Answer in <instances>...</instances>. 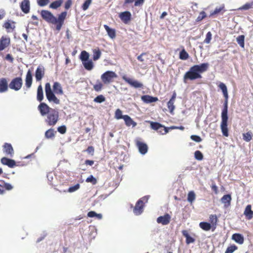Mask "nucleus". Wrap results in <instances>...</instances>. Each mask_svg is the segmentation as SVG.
Segmentation results:
<instances>
[{
  "mask_svg": "<svg viewBox=\"0 0 253 253\" xmlns=\"http://www.w3.org/2000/svg\"><path fill=\"white\" fill-rule=\"evenodd\" d=\"M85 181L86 182H90L93 185H95L97 182L96 179L92 175H90L89 176H88L86 179Z\"/></svg>",
  "mask_w": 253,
  "mask_h": 253,
  "instance_id": "nucleus-51",
  "label": "nucleus"
},
{
  "mask_svg": "<svg viewBox=\"0 0 253 253\" xmlns=\"http://www.w3.org/2000/svg\"><path fill=\"white\" fill-rule=\"evenodd\" d=\"M23 85V80L22 77H17L12 79L9 84V87L15 91L19 90Z\"/></svg>",
  "mask_w": 253,
  "mask_h": 253,
  "instance_id": "nucleus-8",
  "label": "nucleus"
},
{
  "mask_svg": "<svg viewBox=\"0 0 253 253\" xmlns=\"http://www.w3.org/2000/svg\"><path fill=\"white\" fill-rule=\"evenodd\" d=\"M14 23V22L8 20L3 23L2 27L7 30V32H9L10 30H13L15 29Z\"/></svg>",
  "mask_w": 253,
  "mask_h": 253,
  "instance_id": "nucleus-26",
  "label": "nucleus"
},
{
  "mask_svg": "<svg viewBox=\"0 0 253 253\" xmlns=\"http://www.w3.org/2000/svg\"><path fill=\"white\" fill-rule=\"evenodd\" d=\"M150 126L152 129L157 130L161 134H166L168 132V128L158 122H150Z\"/></svg>",
  "mask_w": 253,
  "mask_h": 253,
  "instance_id": "nucleus-9",
  "label": "nucleus"
},
{
  "mask_svg": "<svg viewBox=\"0 0 253 253\" xmlns=\"http://www.w3.org/2000/svg\"><path fill=\"white\" fill-rule=\"evenodd\" d=\"M244 214L245 215L247 219L250 220L253 217V211L252 210V206L248 205L246 206Z\"/></svg>",
  "mask_w": 253,
  "mask_h": 253,
  "instance_id": "nucleus-24",
  "label": "nucleus"
},
{
  "mask_svg": "<svg viewBox=\"0 0 253 253\" xmlns=\"http://www.w3.org/2000/svg\"><path fill=\"white\" fill-rule=\"evenodd\" d=\"M9 84L5 78H0V93H3L8 90Z\"/></svg>",
  "mask_w": 253,
  "mask_h": 253,
  "instance_id": "nucleus-20",
  "label": "nucleus"
},
{
  "mask_svg": "<svg viewBox=\"0 0 253 253\" xmlns=\"http://www.w3.org/2000/svg\"><path fill=\"white\" fill-rule=\"evenodd\" d=\"M176 97V93L175 92H174L171 98L167 103L168 108H169V112L171 114H173V111L175 109V106L174 105V103L175 102Z\"/></svg>",
  "mask_w": 253,
  "mask_h": 253,
  "instance_id": "nucleus-15",
  "label": "nucleus"
},
{
  "mask_svg": "<svg viewBox=\"0 0 253 253\" xmlns=\"http://www.w3.org/2000/svg\"><path fill=\"white\" fill-rule=\"evenodd\" d=\"M38 110L42 116H44L50 112L51 109H53L49 107L46 103L42 102L38 106Z\"/></svg>",
  "mask_w": 253,
  "mask_h": 253,
  "instance_id": "nucleus-13",
  "label": "nucleus"
},
{
  "mask_svg": "<svg viewBox=\"0 0 253 253\" xmlns=\"http://www.w3.org/2000/svg\"><path fill=\"white\" fill-rule=\"evenodd\" d=\"M103 87V84L99 80H97L96 84H94L93 86V89L96 92L100 91Z\"/></svg>",
  "mask_w": 253,
  "mask_h": 253,
  "instance_id": "nucleus-39",
  "label": "nucleus"
},
{
  "mask_svg": "<svg viewBox=\"0 0 253 253\" xmlns=\"http://www.w3.org/2000/svg\"><path fill=\"white\" fill-rule=\"evenodd\" d=\"M72 4V0H67L64 4V8L66 10L69 9Z\"/></svg>",
  "mask_w": 253,
  "mask_h": 253,
  "instance_id": "nucleus-59",
  "label": "nucleus"
},
{
  "mask_svg": "<svg viewBox=\"0 0 253 253\" xmlns=\"http://www.w3.org/2000/svg\"><path fill=\"white\" fill-rule=\"evenodd\" d=\"M190 138L192 140L197 142H200L202 140L199 136L196 135H192L190 136Z\"/></svg>",
  "mask_w": 253,
  "mask_h": 253,
  "instance_id": "nucleus-57",
  "label": "nucleus"
},
{
  "mask_svg": "<svg viewBox=\"0 0 253 253\" xmlns=\"http://www.w3.org/2000/svg\"><path fill=\"white\" fill-rule=\"evenodd\" d=\"M212 34L211 32H208L206 36V38L204 40V42L206 43H209L211 40Z\"/></svg>",
  "mask_w": 253,
  "mask_h": 253,
  "instance_id": "nucleus-54",
  "label": "nucleus"
},
{
  "mask_svg": "<svg viewBox=\"0 0 253 253\" xmlns=\"http://www.w3.org/2000/svg\"><path fill=\"white\" fill-rule=\"evenodd\" d=\"M237 42L240 45V46L243 48L245 46V36L244 35H240L238 36L236 39Z\"/></svg>",
  "mask_w": 253,
  "mask_h": 253,
  "instance_id": "nucleus-43",
  "label": "nucleus"
},
{
  "mask_svg": "<svg viewBox=\"0 0 253 253\" xmlns=\"http://www.w3.org/2000/svg\"><path fill=\"white\" fill-rule=\"evenodd\" d=\"M63 0H56L51 2L49 7L51 9H56L60 7L63 3Z\"/></svg>",
  "mask_w": 253,
  "mask_h": 253,
  "instance_id": "nucleus-33",
  "label": "nucleus"
},
{
  "mask_svg": "<svg viewBox=\"0 0 253 253\" xmlns=\"http://www.w3.org/2000/svg\"><path fill=\"white\" fill-rule=\"evenodd\" d=\"M20 6L21 10L24 13H28L30 9V2L29 0H23L20 3Z\"/></svg>",
  "mask_w": 253,
  "mask_h": 253,
  "instance_id": "nucleus-18",
  "label": "nucleus"
},
{
  "mask_svg": "<svg viewBox=\"0 0 253 253\" xmlns=\"http://www.w3.org/2000/svg\"><path fill=\"white\" fill-rule=\"evenodd\" d=\"M125 115H122V111L120 109H117L115 113V118L117 120L124 119Z\"/></svg>",
  "mask_w": 253,
  "mask_h": 253,
  "instance_id": "nucleus-44",
  "label": "nucleus"
},
{
  "mask_svg": "<svg viewBox=\"0 0 253 253\" xmlns=\"http://www.w3.org/2000/svg\"><path fill=\"white\" fill-rule=\"evenodd\" d=\"M86 151L88 154H90L92 156L94 154V148L93 146H88Z\"/></svg>",
  "mask_w": 253,
  "mask_h": 253,
  "instance_id": "nucleus-62",
  "label": "nucleus"
},
{
  "mask_svg": "<svg viewBox=\"0 0 253 253\" xmlns=\"http://www.w3.org/2000/svg\"><path fill=\"white\" fill-rule=\"evenodd\" d=\"M41 15L42 18L48 23L53 24L55 26L56 30L60 31L64 23L67 15L66 11H63L58 15L57 18L49 11L42 10L41 12Z\"/></svg>",
  "mask_w": 253,
  "mask_h": 253,
  "instance_id": "nucleus-2",
  "label": "nucleus"
},
{
  "mask_svg": "<svg viewBox=\"0 0 253 253\" xmlns=\"http://www.w3.org/2000/svg\"><path fill=\"white\" fill-rule=\"evenodd\" d=\"M218 87L222 90L223 96L225 98V101L223 104V108L221 112V122L220 124V128L223 136L228 137L229 136L228 129L227 127L228 123V94L227 88L226 85L223 83H220Z\"/></svg>",
  "mask_w": 253,
  "mask_h": 253,
  "instance_id": "nucleus-1",
  "label": "nucleus"
},
{
  "mask_svg": "<svg viewBox=\"0 0 253 253\" xmlns=\"http://www.w3.org/2000/svg\"><path fill=\"white\" fill-rule=\"evenodd\" d=\"M237 246H236L235 245H233L228 247L227 248L225 253H233L235 251L237 250Z\"/></svg>",
  "mask_w": 253,
  "mask_h": 253,
  "instance_id": "nucleus-50",
  "label": "nucleus"
},
{
  "mask_svg": "<svg viewBox=\"0 0 253 253\" xmlns=\"http://www.w3.org/2000/svg\"><path fill=\"white\" fill-rule=\"evenodd\" d=\"M95 102L101 103L105 101V97L103 95H99L96 96L93 100Z\"/></svg>",
  "mask_w": 253,
  "mask_h": 253,
  "instance_id": "nucleus-48",
  "label": "nucleus"
},
{
  "mask_svg": "<svg viewBox=\"0 0 253 253\" xmlns=\"http://www.w3.org/2000/svg\"><path fill=\"white\" fill-rule=\"evenodd\" d=\"M2 150L4 154L9 157H12L14 154V149L11 144L4 143L2 146Z\"/></svg>",
  "mask_w": 253,
  "mask_h": 253,
  "instance_id": "nucleus-12",
  "label": "nucleus"
},
{
  "mask_svg": "<svg viewBox=\"0 0 253 253\" xmlns=\"http://www.w3.org/2000/svg\"><path fill=\"white\" fill-rule=\"evenodd\" d=\"M232 239L239 244H243L244 242V238L243 236L239 233H235L233 234L232 236Z\"/></svg>",
  "mask_w": 253,
  "mask_h": 253,
  "instance_id": "nucleus-28",
  "label": "nucleus"
},
{
  "mask_svg": "<svg viewBox=\"0 0 253 253\" xmlns=\"http://www.w3.org/2000/svg\"><path fill=\"white\" fill-rule=\"evenodd\" d=\"M33 82L32 74L30 70H28L26 76L25 86L29 88L31 87Z\"/></svg>",
  "mask_w": 253,
  "mask_h": 253,
  "instance_id": "nucleus-23",
  "label": "nucleus"
},
{
  "mask_svg": "<svg viewBox=\"0 0 253 253\" xmlns=\"http://www.w3.org/2000/svg\"><path fill=\"white\" fill-rule=\"evenodd\" d=\"M207 16L206 15V13L205 11H201L200 13V14L198 16V17H197V21H201V20H202L203 19H204L205 18H206Z\"/></svg>",
  "mask_w": 253,
  "mask_h": 253,
  "instance_id": "nucleus-56",
  "label": "nucleus"
},
{
  "mask_svg": "<svg viewBox=\"0 0 253 253\" xmlns=\"http://www.w3.org/2000/svg\"><path fill=\"white\" fill-rule=\"evenodd\" d=\"M92 0H86L83 3L82 8L83 10H86L88 9L89 6L90 5L91 3Z\"/></svg>",
  "mask_w": 253,
  "mask_h": 253,
  "instance_id": "nucleus-52",
  "label": "nucleus"
},
{
  "mask_svg": "<svg viewBox=\"0 0 253 253\" xmlns=\"http://www.w3.org/2000/svg\"><path fill=\"white\" fill-rule=\"evenodd\" d=\"M117 77L115 72L111 71H107L101 76V79L105 84H108L114 81V80Z\"/></svg>",
  "mask_w": 253,
  "mask_h": 253,
  "instance_id": "nucleus-6",
  "label": "nucleus"
},
{
  "mask_svg": "<svg viewBox=\"0 0 253 253\" xmlns=\"http://www.w3.org/2000/svg\"><path fill=\"white\" fill-rule=\"evenodd\" d=\"M89 55L87 51L84 50L81 52L80 58L82 62L88 60L89 59Z\"/></svg>",
  "mask_w": 253,
  "mask_h": 253,
  "instance_id": "nucleus-40",
  "label": "nucleus"
},
{
  "mask_svg": "<svg viewBox=\"0 0 253 253\" xmlns=\"http://www.w3.org/2000/svg\"><path fill=\"white\" fill-rule=\"evenodd\" d=\"M45 92L46 97L49 102H53L56 104H60V100L54 94V93L51 88L50 84L49 83L45 84Z\"/></svg>",
  "mask_w": 253,
  "mask_h": 253,
  "instance_id": "nucleus-5",
  "label": "nucleus"
},
{
  "mask_svg": "<svg viewBox=\"0 0 253 253\" xmlns=\"http://www.w3.org/2000/svg\"><path fill=\"white\" fill-rule=\"evenodd\" d=\"M148 199V197L144 196L139 199L138 201L136 202L135 206L133 210V211L135 215H138L142 213L144 207V201L147 202Z\"/></svg>",
  "mask_w": 253,
  "mask_h": 253,
  "instance_id": "nucleus-7",
  "label": "nucleus"
},
{
  "mask_svg": "<svg viewBox=\"0 0 253 253\" xmlns=\"http://www.w3.org/2000/svg\"><path fill=\"white\" fill-rule=\"evenodd\" d=\"M182 233L183 236L186 238V243L187 244L193 243L195 242V240L193 237H191L187 230H182Z\"/></svg>",
  "mask_w": 253,
  "mask_h": 253,
  "instance_id": "nucleus-31",
  "label": "nucleus"
},
{
  "mask_svg": "<svg viewBox=\"0 0 253 253\" xmlns=\"http://www.w3.org/2000/svg\"><path fill=\"white\" fill-rule=\"evenodd\" d=\"M211 188L212 190L214 192L215 194H217L218 193V187L216 185L215 182H212V184L211 185Z\"/></svg>",
  "mask_w": 253,
  "mask_h": 253,
  "instance_id": "nucleus-60",
  "label": "nucleus"
},
{
  "mask_svg": "<svg viewBox=\"0 0 253 253\" xmlns=\"http://www.w3.org/2000/svg\"><path fill=\"white\" fill-rule=\"evenodd\" d=\"M56 131L53 128H50L46 130L45 132V137L47 139H52L55 137Z\"/></svg>",
  "mask_w": 253,
  "mask_h": 253,
  "instance_id": "nucleus-38",
  "label": "nucleus"
},
{
  "mask_svg": "<svg viewBox=\"0 0 253 253\" xmlns=\"http://www.w3.org/2000/svg\"><path fill=\"white\" fill-rule=\"evenodd\" d=\"M141 99L145 103H149L156 102L158 100L156 97H153L148 95H143L141 97Z\"/></svg>",
  "mask_w": 253,
  "mask_h": 253,
  "instance_id": "nucleus-29",
  "label": "nucleus"
},
{
  "mask_svg": "<svg viewBox=\"0 0 253 253\" xmlns=\"http://www.w3.org/2000/svg\"><path fill=\"white\" fill-rule=\"evenodd\" d=\"M209 67V64L208 63H204L192 66L189 71L184 74L183 82L186 83L188 80L193 81L202 78L201 74L207 71Z\"/></svg>",
  "mask_w": 253,
  "mask_h": 253,
  "instance_id": "nucleus-3",
  "label": "nucleus"
},
{
  "mask_svg": "<svg viewBox=\"0 0 253 253\" xmlns=\"http://www.w3.org/2000/svg\"><path fill=\"white\" fill-rule=\"evenodd\" d=\"M10 38L7 36H2L0 39V52L5 49L10 44Z\"/></svg>",
  "mask_w": 253,
  "mask_h": 253,
  "instance_id": "nucleus-11",
  "label": "nucleus"
},
{
  "mask_svg": "<svg viewBox=\"0 0 253 253\" xmlns=\"http://www.w3.org/2000/svg\"><path fill=\"white\" fill-rule=\"evenodd\" d=\"M0 162L2 164L7 166L10 168H13L16 166V162L14 160L9 159L7 157H2Z\"/></svg>",
  "mask_w": 253,
  "mask_h": 253,
  "instance_id": "nucleus-17",
  "label": "nucleus"
},
{
  "mask_svg": "<svg viewBox=\"0 0 253 253\" xmlns=\"http://www.w3.org/2000/svg\"><path fill=\"white\" fill-rule=\"evenodd\" d=\"M124 120L125 122V124L127 126L135 127L137 124L128 115H125Z\"/></svg>",
  "mask_w": 253,
  "mask_h": 253,
  "instance_id": "nucleus-27",
  "label": "nucleus"
},
{
  "mask_svg": "<svg viewBox=\"0 0 253 253\" xmlns=\"http://www.w3.org/2000/svg\"><path fill=\"white\" fill-rule=\"evenodd\" d=\"M49 0H37V3L40 6H44L49 3Z\"/></svg>",
  "mask_w": 253,
  "mask_h": 253,
  "instance_id": "nucleus-53",
  "label": "nucleus"
},
{
  "mask_svg": "<svg viewBox=\"0 0 253 253\" xmlns=\"http://www.w3.org/2000/svg\"><path fill=\"white\" fill-rule=\"evenodd\" d=\"M57 130L61 134H64L66 132V127L65 126H59L57 128Z\"/></svg>",
  "mask_w": 253,
  "mask_h": 253,
  "instance_id": "nucleus-58",
  "label": "nucleus"
},
{
  "mask_svg": "<svg viewBox=\"0 0 253 253\" xmlns=\"http://www.w3.org/2000/svg\"><path fill=\"white\" fill-rule=\"evenodd\" d=\"M122 79L126 83L128 84L131 86L134 87V88H143V84L141 83H140L137 81L133 80L130 78H129L127 77L126 75L123 76L122 77Z\"/></svg>",
  "mask_w": 253,
  "mask_h": 253,
  "instance_id": "nucleus-10",
  "label": "nucleus"
},
{
  "mask_svg": "<svg viewBox=\"0 0 253 253\" xmlns=\"http://www.w3.org/2000/svg\"><path fill=\"white\" fill-rule=\"evenodd\" d=\"M196 195L194 191H190L188 194L187 200L191 203L195 200Z\"/></svg>",
  "mask_w": 253,
  "mask_h": 253,
  "instance_id": "nucleus-46",
  "label": "nucleus"
},
{
  "mask_svg": "<svg viewBox=\"0 0 253 253\" xmlns=\"http://www.w3.org/2000/svg\"><path fill=\"white\" fill-rule=\"evenodd\" d=\"M93 52V60L94 61H96L98 60L101 55V52L98 47L94 48L92 50Z\"/></svg>",
  "mask_w": 253,
  "mask_h": 253,
  "instance_id": "nucleus-36",
  "label": "nucleus"
},
{
  "mask_svg": "<svg viewBox=\"0 0 253 253\" xmlns=\"http://www.w3.org/2000/svg\"><path fill=\"white\" fill-rule=\"evenodd\" d=\"M37 99L40 102H41L43 99V90L41 85L38 87Z\"/></svg>",
  "mask_w": 253,
  "mask_h": 253,
  "instance_id": "nucleus-37",
  "label": "nucleus"
},
{
  "mask_svg": "<svg viewBox=\"0 0 253 253\" xmlns=\"http://www.w3.org/2000/svg\"><path fill=\"white\" fill-rule=\"evenodd\" d=\"M224 8V6L223 5L219 7H216L213 11L211 12L210 16H212L213 15L218 14L223 10Z\"/></svg>",
  "mask_w": 253,
  "mask_h": 253,
  "instance_id": "nucleus-45",
  "label": "nucleus"
},
{
  "mask_svg": "<svg viewBox=\"0 0 253 253\" xmlns=\"http://www.w3.org/2000/svg\"><path fill=\"white\" fill-rule=\"evenodd\" d=\"M53 92L57 95H63L64 92L61 84L58 82H55L53 85Z\"/></svg>",
  "mask_w": 253,
  "mask_h": 253,
  "instance_id": "nucleus-21",
  "label": "nucleus"
},
{
  "mask_svg": "<svg viewBox=\"0 0 253 253\" xmlns=\"http://www.w3.org/2000/svg\"><path fill=\"white\" fill-rule=\"evenodd\" d=\"M131 16L130 12L127 11L123 12L120 14V18L125 23H127L130 20Z\"/></svg>",
  "mask_w": 253,
  "mask_h": 253,
  "instance_id": "nucleus-22",
  "label": "nucleus"
},
{
  "mask_svg": "<svg viewBox=\"0 0 253 253\" xmlns=\"http://www.w3.org/2000/svg\"><path fill=\"white\" fill-rule=\"evenodd\" d=\"M209 221L210 223L212 225V231H213L217 225L218 218L216 214H211L209 216Z\"/></svg>",
  "mask_w": 253,
  "mask_h": 253,
  "instance_id": "nucleus-25",
  "label": "nucleus"
},
{
  "mask_svg": "<svg viewBox=\"0 0 253 253\" xmlns=\"http://www.w3.org/2000/svg\"><path fill=\"white\" fill-rule=\"evenodd\" d=\"M84 68L88 71L91 70L94 67L93 63L91 60H88L82 62Z\"/></svg>",
  "mask_w": 253,
  "mask_h": 253,
  "instance_id": "nucleus-32",
  "label": "nucleus"
},
{
  "mask_svg": "<svg viewBox=\"0 0 253 253\" xmlns=\"http://www.w3.org/2000/svg\"><path fill=\"white\" fill-rule=\"evenodd\" d=\"M136 145L138 148L139 152L142 154H145L148 151V146L147 144L144 142L139 140L136 141Z\"/></svg>",
  "mask_w": 253,
  "mask_h": 253,
  "instance_id": "nucleus-16",
  "label": "nucleus"
},
{
  "mask_svg": "<svg viewBox=\"0 0 253 253\" xmlns=\"http://www.w3.org/2000/svg\"><path fill=\"white\" fill-rule=\"evenodd\" d=\"M145 0H135L134 2V6H137L141 5L144 3Z\"/></svg>",
  "mask_w": 253,
  "mask_h": 253,
  "instance_id": "nucleus-64",
  "label": "nucleus"
},
{
  "mask_svg": "<svg viewBox=\"0 0 253 253\" xmlns=\"http://www.w3.org/2000/svg\"><path fill=\"white\" fill-rule=\"evenodd\" d=\"M44 75V68L39 66L36 70L35 77L37 81H40Z\"/></svg>",
  "mask_w": 253,
  "mask_h": 253,
  "instance_id": "nucleus-19",
  "label": "nucleus"
},
{
  "mask_svg": "<svg viewBox=\"0 0 253 253\" xmlns=\"http://www.w3.org/2000/svg\"><path fill=\"white\" fill-rule=\"evenodd\" d=\"M80 184L78 183L73 186H71V187H69V188L68 190V191L70 193H72V192H75L76 190H78L80 188Z\"/></svg>",
  "mask_w": 253,
  "mask_h": 253,
  "instance_id": "nucleus-55",
  "label": "nucleus"
},
{
  "mask_svg": "<svg viewBox=\"0 0 253 253\" xmlns=\"http://www.w3.org/2000/svg\"><path fill=\"white\" fill-rule=\"evenodd\" d=\"M194 156L196 160L201 161L203 159V155L202 152L199 150H197L194 153Z\"/></svg>",
  "mask_w": 253,
  "mask_h": 253,
  "instance_id": "nucleus-49",
  "label": "nucleus"
},
{
  "mask_svg": "<svg viewBox=\"0 0 253 253\" xmlns=\"http://www.w3.org/2000/svg\"><path fill=\"white\" fill-rule=\"evenodd\" d=\"M188 53L183 48L179 53V58L181 60H185L189 58Z\"/></svg>",
  "mask_w": 253,
  "mask_h": 253,
  "instance_id": "nucleus-41",
  "label": "nucleus"
},
{
  "mask_svg": "<svg viewBox=\"0 0 253 253\" xmlns=\"http://www.w3.org/2000/svg\"><path fill=\"white\" fill-rule=\"evenodd\" d=\"M2 186L4 187V190H10L13 188V186L10 184L8 183H4Z\"/></svg>",
  "mask_w": 253,
  "mask_h": 253,
  "instance_id": "nucleus-61",
  "label": "nucleus"
},
{
  "mask_svg": "<svg viewBox=\"0 0 253 253\" xmlns=\"http://www.w3.org/2000/svg\"><path fill=\"white\" fill-rule=\"evenodd\" d=\"M59 120V112L55 109H51L50 112L47 114L45 122L49 126H54Z\"/></svg>",
  "mask_w": 253,
  "mask_h": 253,
  "instance_id": "nucleus-4",
  "label": "nucleus"
},
{
  "mask_svg": "<svg viewBox=\"0 0 253 253\" xmlns=\"http://www.w3.org/2000/svg\"><path fill=\"white\" fill-rule=\"evenodd\" d=\"M243 139L246 142H249L252 138V133L249 131L243 134Z\"/></svg>",
  "mask_w": 253,
  "mask_h": 253,
  "instance_id": "nucleus-47",
  "label": "nucleus"
},
{
  "mask_svg": "<svg viewBox=\"0 0 253 253\" xmlns=\"http://www.w3.org/2000/svg\"><path fill=\"white\" fill-rule=\"evenodd\" d=\"M253 6V1L251 2H247L242 5V6L238 8V10H248L252 7Z\"/></svg>",
  "mask_w": 253,
  "mask_h": 253,
  "instance_id": "nucleus-42",
  "label": "nucleus"
},
{
  "mask_svg": "<svg viewBox=\"0 0 253 253\" xmlns=\"http://www.w3.org/2000/svg\"><path fill=\"white\" fill-rule=\"evenodd\" d=\"M5 58L6 60L9 61L11 63H12L13 62L14 59L12 57V55L10 54H6Z\"/></svg>",
  "mask_w": 253,
  "mask_h": 253,
  "instance_id": "nucleus-63",
  "label": "nucleus"
},
{
  "mask_svg": "<svg viewBox=\"0 0 253 253\" xmlns=\"http://www.w3.org/2000/svg\"><path fill=\"white\" fill-rule=\"evenodd\" d=\"M231 196L229 194L224 195L221 199L222 203L224 204L225 206H229L231 204Z\"/></svg>",
  "mask_w": 253,
  "mask_h": 253,
  "instance_id": "nucleus-34",
  "label": "nucleus"
},
{
  "mask_svg": "<svg viewBox=\"0 0 253 253\" xmlns=\"http://www.w3.org/2000/svg\"><path fill=\"white\" fill-rule=\"evenodd\" d=\"M199 226L204 231H209L211 229H212V225L210 223L207 222H200Z\"/></svg>",
  "mask_w": 253,
  "mask_h": 253,
  "instance_id": "nucleus-35",
  "label": "nucleus"
},
{
  "mask_svg": "<svg viewBox=\"0 0 253 253\" xmlns=\"http://www.w3.org/2000/svg\"><path fill=\"white\" fill-rule=\"evenodd\" d=\"M104 27L107 32L108 35L111 39H114L116 36V31L114 29L110 28L108 25H104Z\"/></svg>",
  "mask_w": 253,
  "mask_h": 253,
  "instance_id": "nucleus-30",
  "label": "nucleus"
},
{
  "mask_svg": "<svg viewBox=\"0 0 253 253\" xmlns=\"http://www.w3.org/2000/svg\"><path fill=\"white\" fill-rule=\"evenodd\" d=\"M171 216L169 213H165L163 216H160L157 218V222L159 224L166 225L169 223Z\"/></svg>",
  "mask_w": 253,
  "mask_h": 253,
  "instance_id": "nucleus-14",
  "label": "nucleus"
}]
</instances>
